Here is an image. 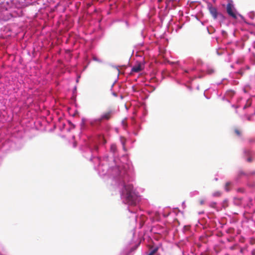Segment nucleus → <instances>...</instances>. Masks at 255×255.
Listing matches in <instances>:
<instances>
[{"label": "nucleus", "mask_w": 255, "mask_h": 255, "mask_svg": "<svg viewBox=\"0 0 255 255\" xmlns=\"http://www.w3.org/2000/svg\"><path fill=\"white\" fill-rule=\"evenodd\" d=\"M126 193V198L127 203L131 205H134L137 201V196L133 189V186L128 184L125 186L124 191Z\"/></svg>", "instance_id": "1"}, {"label": "nucleus", "mask_w": 255, "mask_h": 255, "mask_svg": "<svg viewBox=\"0 0 255 255\" xmlns=\"http://www.w3.org/2000/svg\"><path fill=\"white\" fill-rule=\"evenodd\" d=\"M114 115V110L109 109L103 113L101 117L90 122V125L93 127L99 126L101 123L104 121H108L111 120Z\"/></svg>", "instance_id": "2"}, {"label": "nucleus", "mask_w": 255, "mask_h": 255, "mask_svg": "<svg viewBox=\"0 0 255 255\" xmlns=\"http://www.w3.org/2000/svg\"><path fill=\"white\" fill-rule=\"evenodd\" d=\"M227 12L232 18L234 19L237 18V16L235 11L234 6L231 2H229L227 5Z\"/></svg>", "instance_id": "3"}, {"label": "nucleus", "mask_w": 255, "mask_h": 255, "mask_svg": "<svg viewBox=\"0 0 255 255\" xmlns=\"http://www.w3.org/2000/svg\"><path fill=\"white\" fill-rule=\"evenodd\" d=\"M144 68V64L141 62H138L132 67L131 69V72L137 73L142 71Z\"/></svg>", "instance_id": "4"}, {"label": "nucleus", "mask_w": 255, "mask_h": 255, "mask_svg": "<svg viewBox=\"0 0 255 255\" xmlns=\"http://www.w3.org/2000/svg\"><path fill=\"white\" fill-rule=\"evenodd\" d=\"M209 9L210 13L212 14L214 18H216L217 17V8L212 5H210L209 6Z\"/></svg>", "instance_id": "5"}, {"label": "nucleus", "mask_w": 255, "mask_h": 255, "mask_svg": "<svg viewBox=\"0 0 255 255\" xmlns=\"http://www.w3.org/2000/svg\"><path fill=\"white\" fill-rule=\"evenodd\" d=\"M232 185V183L231 182H227L225 184V189L227 191L230 190V187Z\"/></svg>", "instance_id": "6"}, {"label": "nucleus", "mask_w": 255, "mask_h": 255, "mask_svg": "<svg viewBox=\"0 0 255 255\" xmlns=\"http://www.w3.org/2000/svg\"><path fill=\"white\" fill-rule=\"evenodd\" d=\"M110 149L113 153H115L117 151V146L114 144H112Z\"/></svg>", "instance_id": "7"}, {"label": "nucleus", "mask_w": 255, "mask_h": 255, "mask_svg": "<svg viewBox=\"0 0 255 255\" xmlns=\"http://www.w3.org/2000/svg\"><path fill=\"white\" fill-rule=\"evenodd\" d=\"M221 192L219 191H216L212 194L213 197H220L221 195Z\"/></svg>", "instance_id": "8"}, {"label": "nucleus", "mask_w": 255, "mask_h": 255, "mask_svg": "<svg viewBox=\"0 0 255 255\" xmlns=\"http://www.w3.org/2000/svg\"><path fill=\"white\" fill-rule=\"evenodd\" d=\"M158 251V248H155L152 250L147 255H154Z\"/></svg>", "instance_id": "9"}, {"label": "nucleus", "mask_w": 255, "mask_h": 255, "mask_svg": "<svg viewBox=\"0 0 255 255\" xmlns=\"http://www.w3.org/2000/svg\"><path fill=\"white\" fill-rule=\"evenodd\" d=\"M222 206L224 209L228 206V201L227 200L223 201L222 203Z\"/></svg>", "instance_id": "10"}, {"label": "nucleus", "mask_w": 255, "mask_h": 255, "mask_svg": "<svg viewBox=\"0 0 255 255\" xmlns=\"http://www.w3.org/2000/svg\"><path fill=\"white\" fill-rule=\"evenodd\" d=\"M244 153L247 156H251V151L249 149L245 150Z\"/></svg>", "instance_id": "11"}, {"label": "nucleus", "mask_w": 255, "mask_h": 255, "mask_svg": "<svg viewBox=\"0 0 255 255\" xmlns=\"http://www.w3.org/2000/svg\"><path fill=\"white\" fill-rule=\"evenodd\" d=\"M248 141L250 143H253L255 142V138H250L248 139Z\"/></svg>", "instance_id": "12"}, {"label": "nucleus", "mask_w": 255, "mask_h": 255, "mask_svg": "<svg viewBox=\"0 0 255 255\" xmlns=\"http://www.w3.org/2000/svg\"><path fill=\"white\" fill-rule=\"evenodd\" d=\"M235 133H236V134L237 135H238V136H240V135H241V131H240V130H239V129H235Z\"/></svg>", "instance_id": "13"}, {"label": "nucleus", "mask_w": 255, "mask_h": 255, "mask_svg": "<svg viewBox=\"0 0 255 255\" xmlns=\"http://www.w3.org/2000/svg\"><path fill=\"white\" fill-rule=\"evenodd\" d=\"M216 202H212L210 203V206L212 207V208H215L216 207Z\"/></svg>", "instance_id": "14"}, {"label": "nucleus", "mask_w": 255, "mask_h": 255, "mask_svg": "<svg viewBox=\"0 0 255 255\" xmlns=\"http://www.w3.org/2000/svg\"><path fill=\"white\" fill-rule=\"evenodd\" d=\"M249 157L247 158V160L248 162H251L253 161V159L251 156H249Z\"/></svg>", "instance_id": "15"}, {"label": "nucleus", "mask_w": 255, "mask_h": 255, "mask_svg": "<svg viewBox=\"0 0 255 255\" xmlns=\"http://www.w3.org/2000/svg\"><path fill=\"white\" fill-rule=\"evenodd\" d=\"M199 202L200 204L202 205L204 204L205 201L204 199H201L199 200Z\"/></svg>", "instance_id": "16"}, {"label": "nucleus", "mask_w": 255, "mask_h": 255, "mask_svg": "<svg viewBox=\"0 0 255 255\" xmlns=\"http://www.w3.org/2000/svg\"><path fill=\"white\" fill-rule=\"evenodd\" d=\"M176 0H166V3L168 4L170 2L175 1Z\"/></svg>", "instance_id": "17"}, {"label": "nucleus", "mask_w": 255, "mask_h": 255, "mask_svg": "<svg viewBox=\"0 0 255 255\" xmlns=\"http://www.w3.org/2000/svg\"><path fill=\"white\" fill-rule=\"evenodd\" d=\"M252 255H255V249H254L251 252Z\"/></svg>", "instance_id": "18"}, {"label": "nucleus", "mask_w": 255, "mask_h": 255, "mask_svg": "<svg viewBox=\"0 0 255 255\" xmlns=\"http://www.w3.org/2000/svg\"><path fill=\"white\" fill-rule=\"evenodd\" d=\"M113 95L115 96V97H117V94L116 93H115V92H113Z\"/></svg>", "instance_id": "19"}, {"label": "nucleus", "mask_w": 255, "mask_h": 255, "mask_svg": "<svg viewBox=\"0 0 255 255\" xmlns=\"http://www.w3.org/2000/svg\"><path fill=\"white\" fill-rule=\"evenodd\" d=\"M234 248H234V247H231L230 248L231 250H234Z\"/></svg>", "instance_id": "20"}, {"label": "nucleus", "mask_w": 255, "mask_h": 255, "mask_svg": "<svg viewBox=\"0 0 255 255\" xmlns=\"http://www.w3.org/2000/svg\"><path fill=\"white\" fill-rule=\"evenodd\" d=\"M250 105L248 106V107ZM248 107V105H246L244 107V108H246L247 107Z\"/></svg>", "instance_id": "21"}, {"label": "nucleus", "mask_w": 255, "mask_h": 255, "mask_svg": "<svg viewBox=\"0 0 255 255\" xmlns=\"http://www.w3.org/2000/svg\"><path fill=\"white\" fill-rule=\"evenodd\" d=\"M158 1H161V0H158Z\"/></svg>", "instance_id": "22"}]
</instances>
